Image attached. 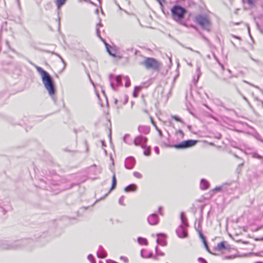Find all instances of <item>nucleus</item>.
Returning a JSON list of instances; mask_svg holds the SVG:
<instances>
[{
	"instance_id": "obj_1",
	"label": "nucleus",
	"mask_w": 263,
	"mask_h": 263,
	"mask_svg": "<svg viewBox=\"0 0 263 263\" xmlns=\"http://www.w3.org/2000/svg\"><path fill=\"white\" fill-rule=\"evenodd\" d=\"M36 69L41 75L42 82L49 95L50 96H53L55 93V87L51 77L47 72L43 70L41 67L36 66Z\"/></svg>"
},
{
	"instance_id": "obj_2",
	"label": "nucleus",
	"mask_w": 263,
	"mask_h": 263,
	"mask_svg": "<svg viewBox=\"0 0 263 263\" xmlns=\"http://www.w3.org/2000/svg\"><path fill=\"white\" fill-rule=\"evenodd\" d=\"M171 12L172 17L175 21L181 25H185V22L183 20L184 15L186 13L185 9L177 5L172 8Z\"/></svg>"
},
{
	"instance_id": "obj_3",
	"label": "nucleus",
	"mask_w": 263,
	"mask_h": 263,
	"mask_svg": "<svg viewBox=\"0 0 263 263\" xmlns=\"http://www.w3.org/2000/svg\"><path fill=\"white\" fill-rule=\"evenodd\" d=\"M195 22L203 29L210 31L211 23L210 18L206 15H198L195 17Z\"/></svg>"
},
{
	"instance_id": "obj_4",
	"label": "nucleus",
	"mask_w": 263,
	"mask_h": 263,
	"mask_svg": "<svg viewBox=\"0 0 263 263\" xmlns=\"http://www.w3.org/2000/svg\"><path fill=\"white\" fill-rule=\"evenodd\" d=\"M142 64L147 69L158 70L161 66L159 62L152 58H145L142 62Z\"/></svg>"
},
{
	"instance_id": "obj_5",
	"label": "nucleus",
	"mask_w": 263,
	"mask_h": 263,
	"mask_svg": "<svg viewBox=\"0 0 263 263\" xmlns=\"http://www.w3.org/2000/svg\"><path fill=\"white\" fill-rule=\"evenodd\" d=\"M196 140H187L181 142L180 143L174 145V147L177 149H184L194 146L197 143Z\"/></svg>"
},
{
	"instance_id": "obj_6",
	"label": "nucleus",
	"mask_w": 263,
	"mask_h": 263,
	"mask_svg": "<svg viewBox=\"0 0 263 263\" xmlns=\"http://www.w3.org/2000/svg\"><path fill=\"white\" fill-rule=\"evenodd\" d=\"M147 139L146 137L142 136H139L135 138L134 140V144L136 146H139L141 148L145 147L147 145Z\"/></svg>"
},
{
	"instance_id": "obj_7",
	"label": "nucleus",
	"mask_w": 263,
	"mask_h": 263,
	"mask_svg": "<svg viewBox=\"0 0 263 263\" xmlns=\"http://www.w3.org/2000/svg\"><path fill=\"white\" fill-rule=\"evenodd\" d=\"M121 78L120 76L114 77L111 76L110 77V85L113 89H116V88L120 86L121 84Z\"/></svg>"
},
{
	"instance_id": "obj_8",
	"label": "nucleus",
	"mask_w": 263,
	"mask_h": 263,
	"mask_svg": "<svg viewBox=\"0 0 263 263\" xmlns=\"http://www.w3.org/2000/svg\"><path fill=\"white\" fill-rule=\"evenodd\" d=\"M105 47L107 52L113 57H118L117 49L115 46H111L105 43Z\"/></svg>"
},
{
	"instance_id": "obj_9",
	"label": "nucleus",
	"mask_w": 263,
	"mask_h": 263,
	"mask_svg": "<svg viewBox=\"0 0 263 263\" xmlns=\"http://www.w3.org/2000/svg\"><path fill=\"white\" fill-rule=\"evenodd\" d=\"M230 249V246L228 243L223 241L218 243L217 246L215 247V249L218 251H221L222 250H228Z\"/></svg>"
},
{
	"instance_id": "obj_10",
	"label": "nucleus",
	"mask_w": 263,
	"mask_h": 263,
	"mask_svg": "<svg viewBox=\"0 0 263 263\" xmlns=\"http://www.w3.org/2000/svg\"><path fill=\"white\" fill-rule=\"evenodd\" d=\"M176 233L180 238H185L187 236V231L183 226H180L177 229Z\"/></svg>"
},
{
	"instance_id": "obj_11",
	"label": "nucleus",
	"mask_w": 263,
	"mask_h": 263,
	"mask_svg": "<svg viewBox=\"0 0 263 263\" xmlns=\"http://www.w3.org/2000/svg\"><path fill=\"white\" fill-rule=\"evenodd\" d=\"M147 221L151 225H155L158 223L159 220L156 214H152L148 217Z\"/></svg>"
},
{
	"instance_id": "obj_12",
	"label": "nucleus",
	"mask_w": 263,
	"mask_h": 263,
	"mask_svg": "<svg viewBox=\"0 0 263 263\" xmlns=\"http://www.w3.org/2000/svg\"><path fill=\"white\" fill-rule=\"evenodd\" d=\"M97 256L99 258H104L106 257V253L102 246H100L97 251Z\"/></svg>"
},
{
	"instance_id": "obj_13",
	"label": "nucleus",
	"mask_w": 263,
	"mask_h": 263,
	"mask_svg": "<svg viewBox=\"0 0 263 263\" xmlns=\"http://www.w3.org/2000/svg\"><path fill=\"white\" fill-rule=\"evenodd\" d=\"M141 256L142 258H150L152 256V253L146 250L142 249L141 250Z\"/></svg>"
},
{
	"instance_id": "obj_14",
	"label": "nucleus",
	"mask_w": 263,
	"mask_h": 263,
	"mask_svg": "<svg viewBox=\"0 0 263 263\" xmlns=\"http://www.w3.org/2000/svg\"><path fill=\"white\" fill-rule=\"evenodd\" d=\"M158 238L157 239V242L162 246H164L166 245L165 240L163 238H161V237H163V234H159L157 235Z\"/></svg>"
},
{
	"instance_id": "obj_15",
	"label": "nucleus",
	"mask_w": 263,
	"mask_h": 263,
	"mask_svg": "<svg viewBox=\"0 0 263 263\" xmlns=\"http://www.w3.org/2000/svg\"><path fill=\"white\" fill-rule=\"evenodd\" d=\"M138 130L140 133L148 134L150 131V128L149 127L146 126H139L138 127Z\"/></svg>"
},
{
	"instance_id": "obj_16",
	"label": "nucleus",
	"mask_w": 263,
	"mask_h": 263,
	"mask_svg": "<svg viewBox=\"0 0 263 263\" xmlns=\"http://www.w3.org/2000/svg\"><path fill=\"white\" fill-rule=\"evenodd\" d=\"M125 166L127 169L132 168V157H127L125 161Z\"/></svg>"
},
{
	"instance_id": "obj_17",
	"label": "nucleus",
	"mask_w": 263,
	"mask_h": 263,
	"mask_svg": "<svg viewBox=\"0 0 263 263\" xmlns=\"http://www.w3.org/2000/svg\"><path fill=\"white\" fill-rule=\"evenodd\" d=\"M209 186V183L204 179H201L200 181V188L202 190H205Z\"/></svg>"
},
{
	"instance_id": "obj_18",
	"label": "nucleus",
	"mask_w": 263,
	"mask_h": 263,
	"mask_svg": "<svg viewBox=\"0 0 263 263\" xmlns=\"http://www.w3.org/2000/svg\"><path fill=\"white\" fill-rule=\"evenodd\" d=\"M143 149V154L145 156H148L151 154V148L149 146L147 145H145V147H142Z\"/></svg>"
},
{
	"instance_id": "obj_19",
	"label": "nucleus",
	"mask_w": 263,
	"mask_h": 263,
	"mask_svg": "<svg viewBox=\"0 0 263 263\" xmlns=\"http://www.w3.org/2000/svg\"><path fill=\"white\" fill-rule=\"evenodd\" d=\"M123 81L125 82V86L126 87H129L130 85V81L128 77H124L123 78Z\"/></svg>"
},
{
	"instance_id": "obj_20",
	"label": "nucleus",
	"mask_w": 263,
	"mask_h": 263,
	"mask_svg": "<svg viewBox=\"0 0 263 263\" xmlns=\"http://www.w3.org/2000/svg\"><path fill=\"white\" fill-rule=\"evenodd\" d=\"M138 242L141 245H147V241L145 238L139 237L138 238Z\"/></svg>"
},
{
	"instance_id": "obj_21",
	"label": "nucleus",
	"mask_w": 263,
	"mask_h": 263,
	"mask_svg": "<svg viewBox=\"0 0 263 263\" xmlns=\"http://www.w3.org/2000/svg\"><path fill=\"white\" fill-rule=\"evenodd\" d=\"M180 218L182 221V224L184 225V227H187L188 226L186 219L184 217L183 213H181L180 215Z\"/></svg>"
},
{
	"instance_id": "obj_22",
	"label": "nucleus",
	"mask_w": 263,
	"mask_h": 263,
	"mask_svg": "<svg viewBox=\"0 0 263 263\" xmlns=\"http://www.w3.org/2000/svg\"><path fill=\"white\" fill-rule=\"evenodd\" d=\"M116 183H117V182H116V175H115V174L114 173L113 174V176L112 177V185H111L110 190H112L113 189H114L115 188Z\"/></svg>"
},
{
	"instance_id": "obj_23",
	"label": "nucleus",
	"mask_w": 263,
	"mask_h": 263,
	"mask_svg": "<svg viewBox=\"0 0 263 263\" xmlns=\"http://www.w3.org/2000/svg\"><path fill=\"white\" fill-rule=\"evenodd\" d=\"M142 88V86H136L135 87L134 92L133 93V96L136 97L137 96V93L140 91Z\"/></svg>"
},
{
	"instance_id": "obj_24",
	"label": "nucleus",
	"mask_w": 263,
	"mask_h": 263,
	"mask_svg": "<svg viewBox=\"0 0 263 263\" xmlns=\"http://www.w3.org/2000/svg\"><path fill=\"white\" fill-rule=\"evenodd\" d=\"M123 141L126 143H129L130 142V136L129 134H126L123 137Z\"/></svg>"
},
{
	"instance_id": "obj_25",
	"label": "nucleus",
	"mask_w": 263,
	"mask_h": 263,
	"mask_svg": "<svg viewBox=\"0 0 263 263\" xmlns=\"http://www.w3.org/2000/svg\"><path fill=\"white\" fill-rule=\"evenodd\" d=\"M102 26V25L100 24V23H99L97 25V26H96V32H97V36L99 37H100V31L99 30V28L100 27Z\"/></svg>"
},
{
	"instance_id": "obj_26",
	"label": "nucleus",
	"mask_w": 263,
	"mask_h": 263,
	"mask_svg": "<svg viewBox=\"0 0 263 263\" xmlns=\"http://www.w3.org/2000/svg\"><path fill=\"white\" fill-rule=\"evenodd\" d=\"M65 3V1H57V6L58 9H59L61 7L63 6Z\"/></svg>"
},
{
	"instance_id": "obj_27",
	"label": "nucleus",
	"mask_w": 263,
	"mask_h": 263,
	"mask_svg": "<svg viewBox=\"0 0 263 263\" xmlns=\"http://www.w3.org/2000/svg\"><path fill=\"white\" fill-rule=\"evenodd\" d=\"M253 253H243L238 255L239 257H250L253 255Z\"/></svg>"
},
{
	"instance_id": "obj_28",
	"label": "nucleus",
	"mask_w": 263,
	"mask_h": 263,
	"mask_svg": "<svg viewBox=\"0 0 263 263\" xmlns=\"http://www.w3.org/2000/svg\"><path fill=\"white\" fill-rule=\"evenodd\" d=\"M243 2H246V4H247L249 7H252L254 5V2L255 1H243ZM245 5H246V3H244Z\"/></svg>"
},
{
	"instance_id": "obj_29",
	"label": "nucleus",
	"mask_w": 263,
	"mask_h": 263,
	"mask_svg": "<svg viewBox=\"0 0 263 263\" xmlns=\"http://www.w3.org/2000/svg\"><path fill=\"white\" fill-rule=\"evenodd\" d=\"M125 197L124 196H121L119 200V203L120 204L122 205H125V204L124 203V200Z\"/></svg>"
},
{
	"instance_id": "obj_30",
	"label": "nucleus",
	"mask_w": 263,
	"mask_h": 263,
	"mask_svg": "<svg viewBox=\"0 0 263 263\" xmlns=\"http://www.w3.org/2000/svg\"><path fill=\"white\" fill-rule=\"evenodd\" d=\"M87 258L91 263H96L95 260L93 259V256L91 254L88 255Z\"/></svg>"
},
{
	"instance_id": "obj_31",
	"label": "nucleus",
	"mask_w": 263,
	"mask_h": 263,
	"mask_svg": "<svg viewBox=\"0 0 263 263\" xmlns=\"http://www.w3.org/2000/svg\"><path fill=\"white\" fill-rule=\"evenodd\" d=\"M134 175L135 177L137 178H141L142 177V175L139 172H135L134 173Z\"/></svg>"
},
{
	"instance_id": "obj_32",
	"label": "nucleus",
	"mask_w": 263,
	"mask_h": 263,
	"mask_svg": "<svg viewBox=\"0 0 263 263\" xmlns=\"http://www.w3.org/2000/svg\"><path fill=\"white\" fill-rule=\"evenodd\" d=\"M199 235H200V238L202 239V240H203V243L205 244V246L206 247H207V245L206 243V241H205V239L204 238V237L203 236V235L201 234V233H199Z\"/></svg>"
},
{
	"instance_id": "obj_33",
	"label": "nucleus",
	"mask_w": 263,
	"mask_h": 263,
	"mask_svg": "<svg viewBox=\"0 0 263 263\" xmlns=\"http://www.w3.org/2000/svg\"><path fill=\"white\" fill-rule=\"evenodd\" d=\"M197 71L198 72V77L197 80L195 81V83H196L198 81V80L201 74V72L200 71V68L199 67H197Z\"/></svg>"
},
{
	"instance_id": "obj_34",
	"label": "nucleus",
	"mask_w": 263,
	"mask_h": 263,
	"mask_svg": "<svg viewBox=\"0 0 263 263\" xmlns=\"http://www.w3.org/2000/svg\"><path fill=\"white\" fill-rule=\"evenodd\" d=\"M125 192H129L132 190V184H129L127 187H125L124 189Z\"/></svg>"
},
{
	"instance_id": "obj_35",
	"label": "nucleus",
	"mask_w": 263,
	"mask_h": 263,
	"mask_svg": "<svg viewBox=\"0 0 263 263\" xmlns=\"http://www.w3.org/2000/svg\"><path fill=\"white\" fill-rule=\"evenodd\" d=\"M120 259H121V260H123L124 262H125V263H126V262H127L128 261V260L127 258V257H126L121 256V257H120Z\"/></svg>"
},
{
	"instance_id": "obj_36",
	"label": "nucleus",
	"mask_w": 263,
	"mask_h": 263,
	"mask_svg": "<svg viewBox=\"0 0 263 263\" xmlns=\"http://www.w3.org/2000/svg\"><path fill=\"white\" fill-rule=\"evenodd\" d=\"M172 118L174 119L176 121L178 122H181V119L177 116H172Z\"/></svg>"
},
{
	"instance_id": "obj_37",
	"label": "nucleus",
	"mask_w": 263,
	"mask_h": 263,
	"mask_svg": "<svg viewBox=\"0 0 263 263\" xmlns=\"http://www.w3.org/2000/svg\"><path fill=\"white\" fill-rule=\"evenodd\" d=\"M253 157L254 158H258V159H260L261 158V157L260 156H259L258 154H256V153H254L253 154Z\"/></svg>"
},
{
	"instance_id": "obj_38",
	"label": "nucleus",
	"mask_w": 263,
	"mask_h": 263,
	"mask_svg": "<svg viewBox=\"0 0 263 263\" xmlns=\"http://www.w3.org/2000/svg\"><path fill=\"white\" fill-rule=\"evenodd\" d=\"M198 261L201 262V263H207L206 260L201 257H199L198 258Z\"/></svg>"
},
{
	"instance_id": "obj_39",
	"label": "nucleus",
	"mask_w": 263,
	"mask_h": 263,
	"mask_svg": "<svg viewBox=\"0 0 263 263\" xmlns=\"http://www.w3.org/2000/svg\"><path fill=\"white\" fill-rule=\"evenodd\" d=\"M152 123H153V124L155 126H156V125L155 124V123H154V122H153V121H152ZM156 128L157 130H158V132L159 135L161 137V136H162V132H161V131L160 129H158L157 127H156Z\"/></svg>"
},
{
	"instance_id": "obj_40",
	"label": "nucleus",
	"mask_w": 263,
	"mask_h": 263,
	"mask_svg": "<svg viewBox=\"0 0 263 263\" xmlns=\"http://www.w3.org/2000/svg\"><path fill=\"white\" fill-rule=\"evenodd\" d=\"M156 254H157V255L163 256L164 255L163 253L158 252L157 251V247H156Z\"/></svg>"
},
{
	"instance_id": "obj_41",
	"label": "nucleus",
	"mask_w": 263,
	"mask_h": 263,
	"mask_svg": "<svg viewBox=\"0 0 263 263\" xmlns=\"http://www.w3.org/2000/svg\"><path fill=\"white\" fill-rule=\"evenodd\" d=\"M154 149H155V152H156V153L157 154H159V149L158 147L156 146L155 147Z\"/></svg>"
},
{
	"instance_id": "obj_42",
	"label": "nucleus",
	"mask_w": 263,
	"mask_h": 263,
	"mask_svg": "<svg viewBox=\"0 0 263 263\" xmlns=\"http://www.w3.org/2000/svg\"><path fill=\"white\" fill-rule=\"evenodd\" d=\"M106 262L107 263H118V262H117L114 260H111V259L107 260L106 261Z\"/></svg>"
},
{
	"instance_id": "obj_43",
	"label": "nucleus",
	"mask_w": 263,
	"mask_h": 263,
	"mask_svg": "<svg viewBox=\"0 0 263 263\" xmlns=\"http://www.w3.org/2000/svg\"><path fill=\"white\" fill-rule=\"evenodd\" d=\"M254 137L258 140H260V136L258 134H255L254 135Z\"/></svg>"
},
{
	"instance_id": "obj_44",
	"label": "nucleus",
	"mask_w": 263,
	"mask_h": 263,
	"mask_svg": "<svg viewBox=\"0 0 263 263\" xmlns=\"http://www.w3.org/2000/svg\"><path fill=\"white\" fill-rule=\"evenodd\" d=\"M58 57L60 58L62 62L64 64V66H65L66 63H65V61H64V60L63 59V58L59 55H58Z\"/></svg>"
},
{
	"instance_id": "obj_45",
	"label": "nucleus",
	"mask_w": 263,
	"mask_h": 263,
	"mask_svg": "<svg viewBox=\"0 0 263 263\" xmlns=\"http://www.w3.org/2000/svg\"><path fill=\"white\" fill-rule=\"evenodd\" d=\"M128 101V98L126 96H124V104H125Z\"/></svg>"
},
{
	"instance_id": "obj_46",
	"label": "nucleus",
	"mask_w": 263,
	"mask_h": 263,
	"mask_svg": "<svg viewBox=\"0 0 263 263\" xmlns=\"http://www.w3.org/2000/svg\"><path fill=\"white\" fill-rule=\"evenodd\" d=\"M136 188H137L136 185L134 184H133V189H132L133 192L136 191Z\"/></svg>"
},
{
	"instance_id": "obj_47",
	"label": "nucleus",
	"mask_w": 263,
	"mask_h": 263,
	"mask_svg": "<svg viewBox=\"0 0 263 263\" xmlns=\"http://www.w3.org/2000/svg\"><path fill=\"white\" fill-rule=\"evenodd\" d=\"M255 240L256 241L263 240V237L261 238H255Z\"/></svg>"
},
{
	"instance_id": "obj_48",
	"label": "nucleus",
	"mask_w": 263,
	"mask_h": 263,
	"mask_svg": "<svg viewBox=\"0 0 263 263\" xmlns=\"http://www.w3.org/2000/svg\"><path fill=\"white\" fill-rule=\"evenodd\" d=\"M221 190V187L220 186H218V187H216L214 189L215 191H220Z\"/></svg>"
},
{
	"instance_id": "obj_49",
	"label": "nucleus",
	"mask_w": 263,
	"mask_h": 263,
	"mask_svg": "<svg viewBox=\"0 0 263 263\" xmlns=\"http://www.w3.org/2000/svg\"><path fill=\"white\" fill-rule=\"evenodd\" d=\"M101 142L102 143V146H105L104 141H101Z\"/></svg>"
},
{
	"instance_id": "obj_50",
	"label": "nucleus",
	"mask_w": 263,
	"mask_h": 263,
	"mask_svg": "<svg viewBox=\"0 0 263 263\" xmlns=\"http://www.w3.org/2000/svg\"><path fill=\"white\" fill-rule=\"evenodd\" d=\"M242 98H243L245 101H247V102H248V100L247 99V98H246L245 96H242Z\"/></svg>"
},
{
	"instance_id": "obj_51",
	"label": "nucleus",
	"mask_w": 263,
	"mask_h": 263,
	"mask_svg": "<svg viewBox=\"0 0 263 263\" xmlns=\"http://www.w3.org/2000/svg\"><path fill=\"white\" fill-rule=\"evenodd\" d=\"M96 12L97 13H98V9H97L96 10Z\"/></svg>"
},
{
	"instance_id": "obj_52",
	"label": "nucleus",
	"mask_w": 263,
	"mask_h": 263,
	"mask_svg": "<svg viewBox=\"0 0 263 263\" xmlns=\"http://www.w3.org/2000/svg\"><path fill=\"white\" fill-rule=\"evenodd\" d=\"M179 132L180 133L183 134L181 130H179Z\"/></svg>"
},
{
	"instance_id": "obj_53",
	"label": "nucleus",
	"mask_w": 263,
	"mask_h": 263,
	"mask_svg": "<svg viewBox=\"0 0 263 263\" xmlns=\"http://www.w3.org/2000/svg\"><path fill=\"white\" fill-rule=\"evenodd\" d=\"M158 2H159V4L161 5H162V4H161V1H158Z\"/></svg>"
},
{
	"instance_id": "obj_54",
	"label": "nucleus",
	"mask_w": 263,
	"mask_h": 263,
	"mask_svg": "<svg viewBox=\"0 0 263 263\" xmlns=\"http://www.w3.org/2000/svg\"><path fill=\"white\" fill-rule=\"evenodd\" d=\"M255 263H263V262H255Z\"/></svg>"
},
{
	"instance_id": "obj_55",
	"label": "nucleus",
	"mask_w": 263,
	"mask_h": 263,
	"mask_svg": "<svg viewBox=\"0 0 263 263\" xmlns=\"http://www.w3.org/2000/svg\"><path fill=\"white\" fill-rule=\"evenodd\" d=\"M117 100H115V103H117Z\"/></svg>"
},
{
	"instance_id": "obj_56",
	"label": "nucleus",
	"mask_w": 263,
	"mask_h": 263,
	"mask_svg": "<svg viewBox=\"0 0 263 263\" xmlns=\"http://www.w3.org/2000/svg\"><path fill=\"white\" fill-rule=\"evenodd\" d=\"M154 258L155 259H157V258H156V257L155 256H154Z\"/></svg>"
},
{
	"instance_id": "obj_57",
	"label": "nucleus",
	"mask_w": 263,
	"mask_h": 263,
	"mask_svg": "<svg viewBox=\"0 0 263 263\" xmlns=\"http://www.w3.org/2000/svg\"><path fill=\"white\" fill-rule=\"evenodd\" d=\"M100 263H101V262H100Z\"/></svg>"
}]
</instances>
